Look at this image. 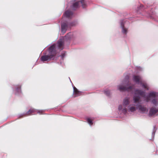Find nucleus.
<instances>
[{
  "label": "nucleus",
  "instance_id": "nucleus-1",
  "mask_svg": "<svg viewBox=\"0 0 158 158\" xmlns=\"http://www.w3.org/2000/svg\"><path fill=\"white\" fill-rule=\"evenodd\" d=\"M56 44L55 43L51 45L48 49L49 55H46L45 53L44 55L40 57V60L44 62L47 60H54L55 56L56 54Z\"/></svg>",
  "mask_w": 158,
  "mask_h": 158
},
{
  "label": "nucleus",
  "instance_id": "nucleus-2",
  "mask_svg": "<svg viewBox=\"0 0 158 158\" xmlns=\"http://www.w3.org/2000/svg\"><path fill=\"white\" fill-rule=\"evenodd\" d=\"M130 98L125 97L123 100L122 104L118 106V110L121 114L126 115L127 113V108L130 105Z\"/></svg>",
  "mask_w": 158,
  "mask_h": 158
},
{
  "label": "nucleus",
  "instance_id": "nucleus-3",
  "mask_svg": "<svg viewBox=\"0 0 158 158\" xmlns=\"http://www.w3.org/2000/svg\"><path fill=\"white\" fill-rule=\"evenodd\" d=\"M118 89L120 91H130L134 88V85L130 83L128 80H123L121 85L117 86Z\"/></svg>",
  "mask_w": 158,
  "mask_h": 158
},
{
  "label": "nucleus",
  "instance_id": "nucleus-4",
  "mask_svg": "<svg viewBox=\"0 0 158 158\" xmlns=\"http://www.w3.org/2000/svg\"><path fill=\"white\" fill-rule=\"evenodd\" d=\"M73 38V34L72 33H68L64 37L60 39L57 42V48L60 51L63 49L64 40L65 39L70 40Z\"/></svg>",
  "mask_w": 158,
  "mask_h": 158
},
{
  "label": "nucleus",
  "instance_id": "nucleus-5",
  "mask_svg": "<svg viewBox=\"0 0 158 158\" xmlns=\"http://www.w3.org/2000/svg\"><path fill=\"white\" fill-rule=\"evenodd\" d=\"M80 3L81 4L83 8H85L87 6L88 1L86 0H75L73 3L71 7L73 10H75L79 7Z\"/></svg>",
  "mask_w": 158,
  "mask_h": 158
},
{
  "label": "nucleus",
  "instance_id": "nucleus-6",
  "mask_svg": "<svg viewBox=\"0 0 158 158\" xmlns=\"http://www.w3.org/2000/svg\"><path fill=\"white\" fill-rule=\"evenodd\" d=\"M158 93L155 91H151L149 93V97H152L151 102L153 105L156 106L158 105V99L157 98Z\"/></svg>",
  "mask_w": 158,
  "mask_h": 158
},
{
  "label": "nucleus",
  "instance_id": "nucleus-7",
  "mask_svg": "<svg viewBox=\"0 0 158 158\" xmlns=\"http://www.w3.org/2000/svg\"><path fill=\"white\" fill-rule=\"evenodd\" d=\"M43 111L44 110H38L31 108L26 113L21 114H19L18 115V118H21L25 116H27L34 114H35V112L41 114Z\"/></svg>",
  "mask_w": 158,
  "mask_h": 158
},
{
  "label": "nucleus",
  "instance_id": "nucleus-8",
  "mask_svg": "<svg viewBox=\"0 0 158 158\" xmlns=\"http://www.w3.org/2000/svg\"><path fill=\"white\" fill-rule=\"evenodd\" d=\"M119 23L122 33L124 35H127L128 32V27H127L125 25L128 22L126 21L125 19H123L120 20Z\"/></svg>",
  "mask_w": 158,
  "mask_h": 158
},
{
  "label": "nucleus",
  "instance_id": "nucleus-9",
  "mask_svg": "<svg viewBox=\"0 0 158 158\" xmlns=\"http://www.w3.org/2000/svg\"><path fill=\"white\" fill-rule=\"evenodd\" d=\"M21 86L20 85H14L13 88V91L16 95H19L21 93Z\"/></svg>",
  "mask_w": 158,
  "mask_h": 158
},
{
  "label": "nucleus",
  "instance_id": "nucleus-10",
  "mask_svg": "<svg viewBox=\"0 0 158 158\" xmlns=\"http://www.w3.org/2000/svg\"><path fill=\"white\" fill-rule=\"evenodd\" d=\"M69 28V26L67 22H63L61 23V31L63 34L65 33Z\"/></svg>",
  "mask_w": 158,
  "mask_h": 158
},
{
  "label": "nucleus",
  "instance_id": "nucleus-11",
  "mask_svg": "<svg viewBox=\"0 0 158 158\" xmlns=\"http://www.w3.org/2000/svg\"><path fill=\"white\" fill-rule=\"evenodd\" d=\"M136 109L142 113H144L146 111L147 108L144 106L137 104L136 105Z\"/></svg>",
  "mask_w": 158,
  "mask_h": 158
},
{
  "label": "nucleus",
  "instance_id": "nucleus-12",
  "mask_svg": "<svg viewBox=\"0 0 158 158\" xmlns=\"http://www.w3.org/2000/svg\"><path fill=\"white\" fill-rule=\"evenodd\" d=\"M133 80L137 84H139L142 81L141 77L139 75H134L133 76Z\"/></svg>",
  "mask_w": 158,
  "mask_h": 158
},
{
  "label": "nucleus",
  "instance_id": "nucleus-13",
  "mask_svg": "<svg viewBox=\"0 0 158 158\" xmlns=\"http://www.w3.org/2000/svg\"><path fill=\"white\" fill-rule=\"evenodd\" d=\"M64 15L68 18H71L73 16V13L71 10H68L65 11L64 14Z\"/></svg>",
  "mask_w": 158,
  "mask_h": 158
},
{
  "label": "nucleus",
  "instance_id": "nucleus-14",
  "mask_svg": "<svg viewBox=\"0 0 158 158\" xmlns=\"http://www.w3.org/2000/svg\"><path fill=\"white\" fill-rule=\"evenodd\" d=\"M158 112V109L154 107H151L149 111V115L150 117H151L156 114Z\"/></svg>",
  "mask_w": 158,
  "mask_h": 158
},
{
  "label": "nucleus",
  "instance_id": "nucleus-15",
  "mask_svg": "<svg viewBox=\"0 0 158 158\" xmlns=\"http://www.w3.org/2000/svg\"><path fill=\"white\" fill-rule=\"evenodd\" d=\"M136 108L135 105L133 104H131L127 108V112H133L136 111Z\"/></svg>",
  "mask_w": 158,
  "mask_h": 158
},
{
  "label": "nucleus",
  "instance_id": "nucleus-16",
  "mask_svg": "<svg viewBox=\"0 0 158 158\" xmlns=\"http://www.w3.org/2000/svg\"><path fill=\"white\" fill-rule=\"evenodd\" d=\"M73 97L75 98L81 95V92L79 91L74 86H73Z\"/></svg>",
  "mask_w": 158,
  "mask_h": 158
},
{
  "label": "nucleus",
  "instance_id": "nucleus-17",
  "mask_svg": "<svg viewBox=\"0 0 158 158\" xmlns=\"http://www.w3.org/2000/svg\"><path fill=\"white\" fill-rule=\"evenodd\" d=\"M145 94V92L143 90L139 89H136L135 90L134 95H139L140 96H143Z\"/></svg>",
  "mask_w": 158,
  "mask_h": 158
},
{
  "label": "nucleus",
  "instance_id": "nucleus-18",
  "mask_svg": "<svg viewBox=\"0 0 158 158\" xmlns=\"http://www.w3.org/2000/svg\"><path fill=\"white\" fill-rule=\"evenodd\" d=\"M140 97L139 95H134L133 97V101L134 103L135 104H138L139 103L140 99Z\"/></svg>",
  "mask_w": 158,
  "mask_h": 158
},
{
  "label": "nucleus",
  "instance_id": "nucleus-19",
  "mask_svg": "<svg viewBox=\"0 0 158 158\" xmlns=\"http://www.w3.org/2000/svg\"><path fill=\"white\" fill-rule=\"evenodd\" d=\"M140 97L139 95H134L133 97V101L134 103L135 104H138L139 103L140 99Z\"/></svg>",
  "mask_w": 158,
  "mask_h": 158
},
{
  "label": "nucleus",
  "instance_id": "nucleus-20",
  "mask_svg": "<svg viewBox=\"0 0 158 158\" xmlns=\"http://www.w3.org/2000/svg\"><path fill=\"white\" fill-rule=\"evenodd\" d=\"M104 93L106 95V96L108 97H110L111 95L110 91L107 89H105L104 90Z\"/></svg>",
  "mask_w": 158,
  "mask_h": 158
},
{
  "label": "nucleus",
  "instance_id": "nucleus-21",
  "mask_svg": "<svg viewBox=\"0 0 158 158\" xmlns=\"http://www.w3.org/2000/svg\"><path fill=\"white\" fill-rule=\"evenodd\" d=\"M139 84L141 85L143 88L147 90L148 89V88L147 84L146 83H143L142 81L140 82Z\"/></svg>",
  "mask_w": 158,
  "mask_h": 158
},
{
  "label": "nucleus",
  "instance_id": "nucleus-22",
  "mask_svg": "<svg viewBox=\"0 0 158 158\" xmlns=\"http://www.w3.org/2000/svg\"><path fill=\"white\" fill-rule=\"evenodd\" d=\"M67 22L69 26V28L72 26H75L77 24V23L75 21H73L71 22Z\"/></svg>",
  "mask_w": 158,
  "mask_h": 158
},
{
  "label": "nucleus",
  "instance_id": "nucleus-23",
  "mask_svg": "<svg viewBox=\"0 0 158 158\" xmlns=\"http://www.w3.org/2000/svg\"><path fill=\"white\" fill-rule=\"evenodd\" d=\"M87 122L90 126H92L93 124V122L92 120L90 118L87 119Z\"/></svg>",
  "mask_w": 158,
  "mask_h": 158
},
{
  "label": "nucleus",
  "instance_id": "nucleus-24",
  "mask_svg": "<svg viewBox=\"0 0 158 158\" xmlns=\"http://www.w3.org/2000/svg\"><path fill=\"white\" fill-rule=\"evenodd\" d=\"M152 97H149V93H148V96L147 97H145L144 100L146 102H148L150 100V98H152Z\"/></svg>",
  "mask_w": 158,
  "mask_h": 158
},
{
  "label": "nucleus",
  "instance_id": "nucleus-25",
  "mask_svg": "<svg viewBox=\"0 0 158 158\" xmlns=\"http://www.w3.org/2000/svg\"><path fill=\"white\" fill-rule=\"evenodd\" d=\"M156 131V126H154L153 127V130L152 132V137L154 138V135H155V133Z\"/></svg>",
  "mask_w": 158,
  "mask_h": 158
},
{
  "label": "nucleus",
  "instance_id": "nucleus-26",
  "mask_svg": "<svg viewBox=\"0 0 158 158\" xmlns=\"http://www.w3.org/2000/svg\"><path fill=\"white\" fill-rule=\"evenodd\" d=\"M139 10H144V9L146 8L145 7H144V6L142 4L140 5L139 6Z\"/></svg>",
  "mask_w": 158,
  "mask_h": 158
},
{
  "label": "nucleus",
  "instance_id": "nucleus-27",
  "mask_svg": "<svg viewBox=\"0 0 158 158\" xmlns=\"http://www.w3.org/2000/svg\"><path fill=\"white\" fill-rule=\"evenodd\" d=\"M65 54H66V53L64 52H63L62 53L61 55L60 56L62 59L64 57L65 55Z\"/></svg>",
  "mask_w": 158,
  "mask_h": 158
},
{
  "label": "nucleus",
  "instance_id": "nucleus-28",
  "mask_svg": "<svg viewBox=\"0 0 158 158\" xmlns=\"http://www.w3.org/2000/svg\"><path fill=\"white\" fill-rule=\"evenodd\" d=\"M137 69L139 71H142V69L140 67H138L137 68Z\"/></svg>",
  "mask_w": 158,
  "mask_h": 158
},
{
  "label": "nucleus",
  "instance_id": "nucleus-29",
  "mask_svg": "<svg viewBox=\"0 0 158 158\" xmlns=\"http://www.w3.org/2000/svg\"><path fill=\"white\" fill-rule=\"evenodd\" d=\"M126 78H127V79H128V76H126Z\"/></svg>",
  "mask_w": 158,
  "mask_h": 158
},
{
  "label": "nucleus",
  "instance_id": "nucleus-30",
  "mask_svg": "<svg viewBox=\"0 0 158 158\" xmlns=\"http://www.w3.org/2000/svg\"><path fill=\"white\" fill-rule=\"evenodd\" d=\"M56 56H55V57ZM55 60H56V59H55Z\"/></svg>",
  "mask_w": 158,
  "mask_h": 158
}]
</instances>
